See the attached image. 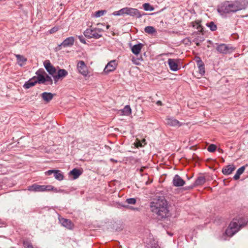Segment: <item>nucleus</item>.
<instances>
[{
	"label": "nucleus",
	"instance_id": "nucleus-1",
	"mask_svg": "<svg viewBox=\"0 0 248 248\" xmlns=\"http://www.w3.org/2000/svg\"><path fill=\"white\" fill-rule=\"evenodd\" d=\"M246 0H236L233 1H225L217 7L218 13L222 16H226L227 14L236 13L244 10L248 6Z\"/></svg>",
	"mask_w": 248,
	"mask_h": 248
},
{
	"label": "nucleus",
	"instance_id": "nucleus-2",
	"mask_svg": "<svg viewBox=\"0 0 248 248\" xmlns=\"http://www.w3.org/2000/svg\"><path fill=\"white\" fill-rule=\"evenodd\" d=\"M150 207L152 211L161 218L166 217L168 216L167 202L163 197L154 199L150 203Z\"/></svg>",
	"mask_w": 248,
	"mask_h": 248
},
{
	"label": "nucleus",
	"instance_id": "nucleus-3",
	"mask_svg": "<svg viewBox=\"0 0 248 248\" xmlns=\"http://www.w3.org/2000/svg\"><path fill=\"white\" fill-rule=\"evenodd\" d=\"M248 223V219L247 218L240 217L238 219H233L226 230L225 234L229 237L233 236Z\"/></svg>",
	"mask_w": 248,
	"mask_h": 248
},
{
	"label": "nucleus",
	"instance_id": "nucleus-4",
	"mask_svg": "<svg viewBox=\"0 0 248 248\" xmlns=\"http://www.w3.org/2000/svg\"><path fill=\"white\" fill-rule=\"evenodd\" d=\"M102 31L101 29L91 26L84 31L83 34L86 37L89 39H98L102 36Z\"/></svg>",
	"mask_w": 248,
	"mask_h": 248
},
{
	"label": "nucleus",
	"instance_id": "nucleus-5",
	"mask_svg": "<svg viewBox=\"0 0 248 248\" xmlns=\"http://www.w3.org/2000/svg\"><path fill=\"white\" fill-rule=\"evenodd\" d=\"M47 188H52L50 186L46 185H38L36 184H33L28 186V190L33 192L47 191Z\"/></svg>",
	"mask_w": 248,
	"mask_h": 248
},
{
	"label": "nucleus",
	"instance_id": "nucleus-6",
	"mask_svg": "<svg viewBox=\"0 0 248 248\" xmlns=\"http://www.w3.org/2000/svg\"><path fill=\"white\" fill-rule=\"evenodd\" d=\"M37 76L33 77L35 78V81L36 83L39 84L45 83V75H46V72L43 69H40L37 70L36 72Z\"/></svg>",
	"mask_w": 248,
	"mask_h": 248
},
{
	"label": "nucleus",
	"instance_id": "nucleus-7",
	"mask_svg": "<svg viewBox=\"0 0 248 248\" xmlns=\"http://www.w3.org/2000/svg\"><path fill=\"white\" fill-rule=\"evenodd\" d=\"M77 69L79 73L84 76H86L88 74L87 66L83 61H80L78 62Z\"/></svg>",
	"mask_w": 248,
	"mask_h": 248
},
{
	"label": "nucleus",
	"instance_id": "nucleus-8",
	"mask_svg": "<svg viewBox=\"0 0 248 248\" xmlns=\"http://www.w3.org/2000/svg\"><path fill=\"white\" fill-rule=\"evenodd\" d=\"M126 15H128L138 18L141 17L142 16V14H141L137 9L130 7H126Z\"/></svg>",
	"mask_w": 248,
	"mask_h": 248
},
{
	"label": "nucleus",
	"instance_id": "nucleus-9",
	"mask_svg": "<svg viewBox=\"0 0 248 248\" xmlns=\"http://www.w3.org/2000/svg\"><path fill=\"white\" fill-rule=\"evenodd\" d=\"M165 123L170 126L179 127L182 125V123L173 117H167L165 120Z\"/></svg>",
	"mask_w": 248,
	"mask_h": 248
},
{
	"label": "nucleus",
	"instance_id": "nucleus-10",
	"mask_svg": "<svg viewBox=\"0 0 248 248\" xmlns=\"http://www.w3.org/2000/svg\"><path fill=\"white\" fill-rule=\"evenodd\" d=\"M216 49L219 53L222 54L230 53L232 51V47H230L227 45L224 44L218 45Z\"/></svg>",
	"mask_w": 248,
	"mask_h": 248
},
{
	"label": "nucleus",
	"instance_id": "nucleus-11",
	"mask_svg": "<svg viewBox=\"0 0 248 248\" xmlns=\"http://www.w3.org/2000/svg\"><path fill=\"white\" fill-rule=\"evenodd\" d=\"M117 65L116 60H112L109 62L104 68V71L106 73H108L114 71Z\"/></svg>",
	"mask_w": 248,
	"mask_h": 248
},
{
	"label": "nucleus",
	"instance_id": "nucleus-12",
	"mask_svg": "<svg viewBox=\"0 0 248 248\" xmlns=\"http://www.w3.org/2000/svg\"><path fill=\"white\" fill-rule=\"evenodd\" d=\"M68 75L67 71L63 69H60L56 75L53 76V78L55 82H57L59 79H62Z\"/></svg>",
	"mask_w": 248,
	"mask_h": 248
},
{
	"label": "nucleus",
	"instance_id": "nucleus-13",
	"mask_svg": "<svg viewBox=\"0 0 248 248\" xmlns=\"http://www.w3.org/2000/svg\"><path fill=\"white\" fill-rule=\"evenodd\" d=\"M185 183V181L179 175L176 174L174 175L172 180V184L174 186H184Z\"/></svg>",
	"mask_w": 248,
	"mask_h": 248
},
{
	"label": "nucleus",
	"instance_id": "nucleus-14",
	"mask_svg": "<svg viewBox=\"0 0 248 248\" xmlns=\"http://www.w3.org/2000/svg\"><path fill=\"white\" fill-rule=\"evenodd\" d=\"M59 220L62 225L67 229L72 230L73 228L74 224L70 220L63 217H59Z\"/></svg>",
	"mask_w": 248,
	"mask_h": 248
},
{
	"label": "nucleus",
	"instance_id": "nucleus-15",
	"mask_svg": "<svg viewBox=\"0 0 248 248\" xmlns=\"http://www.w3.org/2000/svg\"><path fill=\"white\" fill-rule=\"evenodd\" d=\"M44 66L46 71L49 74L51 75L53 77L55 74L56 73V68L51 64L50 62L48 60L44 62Z\"/></svg>",
	"mask_w": 248,
	"mask_h": 248
},
{
	"label": "nucleus",
	"instance_id": "nucleus-16",
	"mask_svg": "<svg viewBox=\"0 0 248 248\" xmlns=\"http://www.w3.org/2000/svg\"><path fill=\"white\" fill-rule=\"evenodd\" d=\"M205 182V178L204 176H199L196 180L195 183L193 185L186 187V189H191L194 187L198 186H201L204 184Z\"/></svg>",
	"mask_w": 248,
	"mask_h": 248
},
{
	"label": "nucleus",
	"instance_id": "nucleus-17",
	"mask_svg": "<svg viewBox=\"0 0 248 248\" xmlns=\"http://www.w3.org/2000/svg\"><path fill=\"white\" fill-rule=\"evenodd\" d=\"M75 41L74 37L71 36L66 38L60 45H59V47H70L72 46Z\"/></svg>",
	"mask_w": 248,
	"mask_h": 248
},
{
	"label": "nucleus",
	"instance_id": "nucleus-18",
	"mask_svg": "<svg viewBox=\"0 0 248 248\" xmlns=\"http://www.w3.org/2000/svg\"><path fill=\"white\" fill-rule=\"evenodd\" d=\"M169 67L171 71H177L179 69L177 60L173 59H169L168 61Z\"/></svg>",
	"mask_w": 248,
	"mask_h": 248
},
{
	"label": "nucleus",
	"instance_id": "nucleus-19",
	"mask_svg": "<svg viewBox=\"0 0 248 248\" xmlns=\"http://www.w3.org/2000/svg\"><path fill=\"white\" fill-rule=\"evenodd\" d=\"M235 166L233 164L228 165L222 169V172L226 175H230L235 170Z\"/></svg>",
	"mask_w": 248,
	"mask_h": 248
},
{
	"label": "nucleus",
	"instance_id": "nucleus-20",
	"mask_svg": "<svg viewBox=\"0 0 248 248\" xmlns=\"http://www.w3.org/2000/svg\"><path fill=\"white\" fill-rule=\"evenodd\" d=\"M197 63L199 73L201 76H203L205 74L204 64L200 58H199V59L197 60Z\"/></svg>",
	"mask_w": 248,
	"mask_h": 248
},
{
	"label": "nucleus",
	"instance_id": "nucleus-21",
	"mask_svg": "<svg viewBox=\"0 0 248 248\" xmlns=\"http://www.w3.org/2000/svg\"><path fill=\"white\" fill-rule=\"evenodd\" d=\"M142 46L143 45L141 43L135 45L132 47L131 51L133 53L137 55L140 53Z\"/></svg>",
	"mask_w": 248,
	"mask_h": 248
},
{
	"label": "nucleus",
	"instance_id": "nucleus-22",
	"mask_svg": "<svg viewBox=\"0 0 248 248\" xmlns=\"http://www.w3.org/2000/svg\"><path fill=\"white\" fill-rule=\"evenodd\" d=\"M36 83H37L35 81V78L33 77L25 83L24 85H23V87L25 89H28L34 86Z\"/></svg>",
	"mask_w": 248,
	"mask_h": 248
},
{
	"label": "nucleus",
	"instance_id": "nucleus-23",
	"mask_svg": "<svg viewBox=\"0 0 248 248\" xmlns=\"http://www.w3.org/2000/svg\"><path fill=\"white\" fill-rule=\"evenodd\" d=\"M41 96L45 101L48 102L52 99L54 95L50 93L44 92L41 94Z\"/></svg>",
	"mask_w": 248,
	"mask_h": 248
},
{
	"label": "nucleus",
	"instance_id": "nucleus-24",
	"mask_svg": "<svg viewBox=\"0 0 248 248\" xmlns=\"http://www.w3.org/2000/svg\"><path fill=\"white\" fill-rule=\"evenodd\" d=\"M82 174V171L78 169H74L69 172V175H72L74 179H76Z\"/></svg>",
	"mask_w": 248,
	"mask_h": 248
},
{
	"label": "nucleus",
	"instance_id": "nucleus-25",
	"mask_svg": "<svg viewBox=\"0 0 248 248\" xmlns=\"http://www.w3.org/2000/svg\"><path fill=\"white\" fill-rule=\"evenodd\" d=\"M16 57L17 60V63L20 66H22L24 63L27 61V59L22 55L16 54Z\"/></svg>",
	"mask_w": 248,
	"mask_h": 248
},
{
	"label": "nucleus",
	"instance_id": "nucleus-26",
	"mask_svg": "<svg viewBox=\"0 0 248 248\" xmlns=\"http://www.w3.org/2000/svg\"><path fill=\"white\" fill-rule=\"evenodd\" d=\"M245 170V166H242L239 168L235 174L233 176V179L235 180H238L240 178V176L244 172V170Z\"/></svg>",
	"mask_w": 248,
	"mask_h": 248
},
{
	"label": "nucleus",
	"instance_id": "nucleus-27",
	"mask_svg": "<svg viewBox=\"0 0 248 248\" xmlns=\"http://www.w3.org/2000/svg\"><path fill=\"white\" fill-rule=\"evenodd\" d=\"M23 246L24 248H38L36 246H34L31 242L28 240H23Z\"/></svg>",
	"mask_w": 248,
	"mask_h": 248
},
{
	"label": "nucleus",
	"instance_id": "nucleus-28",
	"mask_svg": "<svg viewBox=\"0 0 248 248\" xmlns=\"http://www.w3.org/2000/svg\"><path fill=\"white\" fill-rule=\"evenodd\" d=\"M126 7L123 8L119 11L114 12L112 15L114 16H124L126 15Z\"/></svg>",
	"mask_w": 248,
	"mask_h": 248
},
{
	"label": "nucleus",
	"instance_id": "nucleus-29",
	"mask_svg": "<svg viewBox=\"0 0 248 248\" xmlns=\"http://www.w3.org/2000/svg\"><path fill=\"white\" fill-rule=\"evenodd\" d=\"M192 26L193 28L197 29L199 32H202V28L201 24L200 21H195L192 22Z\"/></svg>",
	"mask_w": 248,
	"mask_h": 248
},
{
	"label": "nucleus",
	"instance_id": "nucleus-30",
	"mask_svg": "<svg viewBox=\"0 0 248 248\" xmlns=\"http://www.w3.org/2000/svg\"><path fill=\"white\" fill-rule=\"evenodd\" d=\"M54 176L58 180L61 181L63 179V175L60 170H55Z\"/></svg>",
	"mask_w": 248,
	"mask_h": 248
},
{
	"label": "nucleus",
	"instance_id": "nucleus-31",
	"mask_svg": "<svg viewBox=\"0 0 248 248\" xmlns=\"http://www.w3.org/2000/svg\"><path fill=\"white\" fill-rule=\"evenodd\" d=\"M122 112L125 115L128 116L131 113V109L129 105L124 107L122 110Z\"/></svg>",
	"mask_w": 248,
	"mask_h": 248
},
{
	"label": "nucleus",
	"instance_id": "nucleus-32",
	"mask_svg": "<svg viewBox=\"0 0 248 248\" xmlns=\"http://www.w3.org/2000/svg\"><path fill=\"white\" fill-rule=\"evenodd\" d=\"M144 31L148 34H153L156 32L155 29L152 26L146 27Z\"/></svg>",
	"mask_w": 248,
	"mask_h": 248
},
{
	"label": "nucleus",
	"instance_id": "nucleus-33",
	"mask_svg": "<svg viewBox=\"0 0 248 248\" xmlns=\"http://www.w3.org/2000/svg\"><path fill=\"white\" fill-rule=\"evenodd\" d=\"M143 7L145 11H152L154 10V8L151 6L149 3H145L143 4Z\"/></svg>",
	"mask_w": 248,
	"mask_h": 248
},
{
	"label": "nucleus",
	"instance_id": "nucleus-34",
	"mask_svg": "<svg viewBox=\"0 0 248 248\" xmlns=\"http://www.w3.org/2000/svg\"><path fill=\"white\" fill-rule=\"evenodd\" d=\"M206 25L212 31H215L217 29V25L213 22H210L207 23Z\"/></svg>",
	"mask_w": 248,
	"mask_h": 248
},
{
	"label": "nucleus",
	"instance_id": "nucleus-35",
	"mask_svg": "<svg viewBox=\"0 0 248 248\" xmlns=\"http://www.w3.org/2000/svg\"><path fill=\"white\" fill-rule=\"evenodd\" d=\"M149 246L147 248H160L158 246L157 241L153 240L150 242Z\"/></svg>",
	"mask_w": 248,
	"mask_h": 248
},
{
	"label": "nucleus",
	"instance_id": "nucleus-36",
	"mask_svg": "<svg viewBox=\"0 0 248 248\" xmlns=\"http://www.w3.org/2000/svg\"><path fill=\"white\" fill-rule=\"evenodd\" d=\"M45 84L46 85H51L52 84L53 81L51 78L48 76L46 74L45 75Z\"/></svg>",
	"mask_w": 248,
	"mask_h": 248
},
{
	"label": "nucleus",
	"instance_id": "nucleus-37",
	"mask_svg": "<svg viewBox=\"0 0 248 248\" xmlns=\"http://www.w3.org/2000/svg\"><path fill=\"white\" fill-rule=\"evenodd\" d=\"M47 186H50L52 188H48L49 189H47V191L52 190L55 193L62 192L63 191V190H62L61 189H58L57 188L54 187L52 186L47 185Z\"/></svg>",
	"mask_w": 248,
	"mask_h": 248
},
{
	"label": "nucleus",
	"instance_id": "nucleus-38",
	"mask_svg": "<svg viewBox=\"0 0 248 248\" xmlns=\"http://www.w3.org/2000/svg\"><path fill=\"white\" fill-rule=\"evenodd\" d=\"M106 13V10H99L95 13L94 16L96 17H99L103 16Z\"/></svg>",
	"mask_w": 248,
	"mask_h": 248
},
{
	"label": "nucleus",
	"instance_id": "nucleus-39",
	"mask_svg": "<svg viewBox=\"0 0 248 248\" xmlns=\"http://www.w3.org/2000/svg\"><path fill=\"white\" fill-rule=\"evenodd\" d=\"M216 148H217V147L215 145L211 144L208 147L207 150L209 152L213 153L216 151Z\"/></svg>",
	"mask_w": 248,
	"mask_h": 248
},
{
	"label": "nucleus",
	"instance_id": "nucleus-40",
	"mask_svg": "<svg viewBox=\"0 0 248 248\" xmlns=\"http://www.w3.org/2000/svg\"><path fill=\"white\" fill-rule=\"evenodd\" d=\"M126 202L128 204H134L136 202V200L135 198H129L126 199Z\"/></svg>",
	"mask_w": 248,
	"mask_h": 248
},
{
	"label": "nucleus",
	"instance_id": "nucleus-41",
	"mask_svg": "<svg viewBox=\"0 0 248 248\" xmlns=\"http://www.w3.org/2000/svg\"><path fill=\"white\" fill-rule=\"evenodd\" d=\"M80 42L83 44H86V40L82 35L78 36V37Z\"/></svg>",
	"mask_w": 248,
	"mask_h": 248
},
{
	"label": "nucleus",
	"instance_id": "nucleus-42",
	"mask_svg": "<svg viewBox=\"0 0 248 248\" xmlns=\"http://www.w3.org/2000/svg\"><path fill=\"white\" fill-rule=\"evenodd\" d=\"M55 171V170H49L46 171L45 172V173H46V175H50L52 173H54Z\"/></svg>",
	"mask_w": 248,
	"mask_h": 248
},
{
	"label": "nucleus",
	"instance_id": "nucleus-43",
	"mask_svg": "<svg viewBox=\"0 0 248 248\" xmlns=\"http://www.w3.org/2000/svg\"><path fill=\"white\" fill-rule=\"evenodd\" d=\"M58 30V28L55 27L50 30L49 32L50 33H53L55 32L56 31H57Z\"/></svg>",
	"mask_w": 248,
	"mask_h": 248
},
{
	"label": "nucleus",
	"instance_id": "nucleus-44",
	"mask_svg": "<svg viewBox=\"0 0 248 248\" xmlns=\"http://www.w3.org/2000/svg\"><path fill=\"white\" fill-rule=\"evenodd\" d=\"M132 61L134 63H135L136 64H139V62H138V59H135V58H132Z\"/></svg>",
	"mask_w": 248,
	"mask_h": 248
},
{
	"label": "nucleus",
	"instance_id": "nucleus-45",
	"mask_svg": "<svg viewBox=\"0 0 248 248\" xmlns=\"http://www.w3.org/2000/svg\"><path fill=\"white\" fill-rule=\"evenodd\" d=\"M193 41L194 42H195V43L196 44L197 46H200V42H199L197 40H194Z\"/></svg>",
	"mask_w": 248,
	"mask_h": 248
},
{
	"label": "nucleus",
	"instance_id": "nucleus-46",
	"mask_svg": "<svg viewBox=\"0 0 248 248\" xmlns=\"http://www.w3.org/2000/svg\"><path fill=\"white\" fill-rule=\"evenodd\" d=\"M156 104L158 106H161L162 105V102L160 101H157L156 103Z\"/></svg>",
	"mask_w": 248,
	"mask_h": 248
},
{
	"label": "nucleus",
	"instance_id": "nucleus-47",
	"mask_svg": "<svg viewBox=\"0 0 248 248\" xmlns=\"http://www.w3.org/2000/svg\"><path fill=\"white\" fill-rule=\"evenodd\" d=\"M109 25H108V26H107V29H108V28H109Z\"/></svg>",
	"mask_w": 248,
	"mask_h": 248
},
{
	"label": "nucleus",
	"instance_id": "nucleus-48",
	"mask_svg": "<svg viewBox=\"0 0 248 248\" xmlns=\"http://www.w3.org/2000/svg\"><path fill=\"white\" fill-rule=\"evenodd\" d=\"M169 234L170 235H171V236L172 235V234H170V233H169Z\"/></svg>",
	"mask_w": 248,
	"mask_h": 248
}]
</instances>
